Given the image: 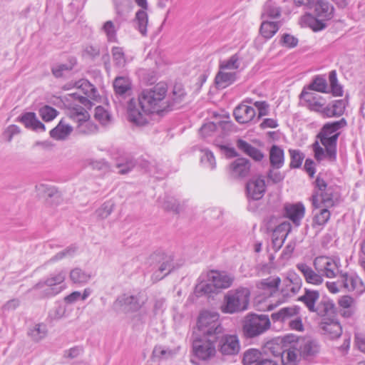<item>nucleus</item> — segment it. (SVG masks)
<instances>
[{"label": "nucleus", "mask_w": 365, "mask_h": 365, "mask_svg": "<svg viewBox=\"0 0 365 365\" xmlns=\"http://www.w3.org/2000/svg\"><path fill=\"white\" fill-rule=\"evenodd\" d=\"M167 91V85L159 83L144 89L138 99L130 98L127 108L129 121L138 126L145 125L150 113H160L170 107L165 101Z\"/></svg>", "instance_id": "nucleus-1"}, {"label": "nucleus", "mask_w": 365, "mask_h": 365, "mask_svg": "<svg viewBox=\"0 0 365 365\" xmlns=\"http://www.w3.org/2000/svg\"><path fill=\"white\" fill-rule=\"evenodd\" d=\"M347 126V121L342 118L339 120L325 123L317 135L323 148L317 141L313 144L314 157L318 161L328 159L334 161L336 157V143L340 130Z\"/></svg>", "instance_id": "nucleus-2"}, {"label": "nucleus", "mask_w": 365, "mask_h": 365, "mask_svg": "<svg viewBox=\"0 0 365 365\" xmlns=\"http://www.w3.org/2000/svg\"><path fill=\"white\" fill-rule=\"evenodd\" d=\"M298 301L302 302L309 312L315 313L320 317L336 313L334 302L327 297H320V294L317 290L305 288L303 295L298 298Z\"/></svg>", "instance_id": "nucleus-3"}, {"label": "nucleus", "mask_w": 365, "mask_h": 365, "mask_svg": "<svg viewBox=\"0 0 365 365\" xmlns=\"http://www.w3.org/2000/svg\"><path fill=\"white\" fill-rule=\"evenodd\" d=\"M340 193L339 189L334 185H328L321 178L317 177L315 180V190L312 195V204L315 207H319V203L326 207H331L340 202Z\"/></svg>", "instance_id": "nucleus-4"}, {"label": "nucleus", "mask_w": 365, "mask_h": 365, "mask_svg": "<svg viewBox=\"0 0 365 365\" xmlns=\"http://www.w3.org/2000/svg\"><path fill=\"white\" fill-rule=\"evenodd\" d=\"M250 292L247 288H239L229 291L224 297L220 307L225 314H235L243 312L248 307Z\"/></svg>", "instance_id": "nucleus-5"}, {"label": "nucleus", "mask_w": 365, "mask_h": 365, "mask_svg": "<svg viewBox=\"0 0 365 365\" xmlns=\"http://www.w3.org/2000/svg\"><path fill=\"white\" fill-rule=\"evenodd\" d=\"M197 325L202 336L219 339L220 335L225 332V329L220 321V315L215 312H201Z\"/></svg>", "instance_id": "nucleus-6"}, {"label": "nucleus", "mask_w": 365, "mask_h": 365, "mask_svg": "<svg viewBox=\"0 0 365 365\" xmlns=\"http://www.w3.org/2000/svg\"><path fill=\"white\" fill-rule=\"evenodd\" d=\"M270 324L267 315L248 314L243 321V332L247 338H254L268 330Z\"/></svg>", "instance_id": "nucleus-7"}, {"label": "nucleus", "mask_w": 365, "mask_h": 365, "mask_svg": "<svg viewBox=\"0 0 365 365\" xmlns=\"http://www.w3.org/2000/svg\"><path fill=\"white\" fill-rule=\"evenodd\" d=\"M334 9L326 0H317L314 4L315 17H312L309 26L314 31L323 30L327 27V21L334 16Z\"/></svg>", "instance_id": "nucleus-8"}, {"label": "nucleus", "mask_w": 365, "mask_h": 365, "mask_svg": "<svg viewBox=\"0 0 365 365\" xmlns=\"http://www.w3.org/2000/svg\"><path fill=\"white\" fill-rule=\"evenodd\" d=\"M217 339L202 336L192 341L193 355L201 361H208L215 357L217 353Z\"/></svg>", "instance_id": "nucleus-9"}, {"label": "nucleus", "mask_w": 365, "mask_h": 365, "mask_svg": "<svg viewBox=\"0 0 365 365\" xmlns=\"http://www.w3.org/2000/svg\"><path fill=\"white\" fill-rule=\"evenodd\" d=\"M66 273L64 270L51 274L46 279L36 283L31 290H38L43 289V294L45 297L54 296L63 289V287H58L62 284L66 279Z\"/></svg>", "instance_id": "nucleus-10"}, {"label": "nucleus", "mask_w": 365, "mask_h": 365, "mask_svg": "<svg viewBox=\"0 0 365 365\" xmlns=\"http://www.w3.org/2000/svg\"><path fill=\"white\" fill-rule=\"evenodd\" d=\"M314 269L321 273L322 277H336L339 273V261L332 258L320 256L314 259L313 262Z\"/></svg>", "instance_id": "nucleus-11"}, {"label": "nucleus", "mask_w": 365, "mask_h": 365, "mask_svg": "<svg viewBox=\"0 0 365 365\" xmlns=\"http://www.w3.org/2000/svg\"><path fill=\"white\" fill-rule=\"evenodd\" d=\"M285 342L294 343L297 351L304 359H309L319 352V345L316 341L310 339H297L294 336H286Z\"/></svg>", "instance_id": "nucleus-12"}, {"label": "nucleus", "mask_w": 365, "mask_h": 365, "mask_svg": "<svg viewBox=\"0 0 365 365\" xmlns=\"http://www.w3.org/2000/svg\"><path fill=\"white\" fill-rule=\"evenodd\" d=\"M302 280L301 277L294 271L287 272L286 277L283 280V287L281 294L284 298L283 302L295 296L301 289Z\"/></svg>", "instance_id": "nucleus-13"}, {"label": "nucleus", "mask_w": 365, "mask_h": 365, "mask_svg": "<svg viewBox=\"0 0 365 365\" xmlns=\"http://www.w3.org/2000/svg\"><path fill=\"white\" fill-rule=\"evenodd\" d=\"M217 349L222 355L233 356L239 353L240 341L235 334H226L225 332L217 339Z\"/></svg>", "instance_id": "nucleus-14"}, {"label": "nucleus", "mask_w": 365, "mask_h": 365, "mask_svg": "<svg viewBox=\"0 0 365 365\" xmlns=\"http://www.w3.org/2000/svg\"><path fill=\"white\" fill-rule=\"evenodd\" d=\"M144 303L145 299L140 294H123L118 297L114 302V306L125 312H136L142 307Z\"/></svg>", "instance_id": "nucleus-15"}, {"label": "nucleus", "mask_w": 365, "mask_h": 365, "mask_svg": "<svg viewBox=\"0 0 365 365\" xmlns=\"http://www.w3.org/2000/svg\"><path fill=\"white\" fill-rule=\"evenodd\" d=\"M246 190L249 198L254 200H260L266 191L264 177L257 175L252 178L247 183Z\"/></svg>", "instance_id": "nucleus-16"}, {"label": "nucleus", "mask_w": 365, "mask_h": 365, "mask_svg": "<svg viewBox=\"0 0 365 365\" xmlns=\"http://www.w3.org/2000/svg\"><path fill=\"white\" fill-rule=\"evenodd\" d=\"M300 98L305 102V106L310 110L319 113L322 115L324 106L326 104L325 99L320 95L307 91L305 88L300 94Z\"/></svg>", "instance_id": "nucleus-17"}, {"label": "nucleus", "mask_w": 365, "mask_h": 365, "mask_svg": "<svg viewBox=\"0 0 365 365\" xmlns=\"http://www.w3.org/2000/svg\"><path fill=\"white\" fill-rule=\"evenodd\" d=\"M321 317L322 320L319 326L325 334L329 335L332 339L341 336L342 329L339 322L335 319V313L331 316Z\"/></svg>", "instance_id": "nucleus-18"}, {"label": "nucleus", "mask_w": 365, "mask_h": 365, "mask_svg": "<svg viewBox=\"0 0 365 365\" xmlns=\"http://www.w3.org/2000/svg\"><path fill=\"white\" fill-rule=\"evenodd\" d=\"M297 269L301 272L307 283L313 285H320L323 283L324 279L318 271L313 269L309 265L304 262H299L296 264Z\"/></svg>", "instance_id": "nucleus-19"}, {"label": "nucleus", "mask_w": 365, "mask_h": 365, "mask_svg": "<svg viewBox=\"0 0 365 365\" xmlns=\"http://www.w3.org/2000/svg\"><path fill=\"white\" fill-rule=\"evenodd\" d=\"M113 88L116 98L125 99L132 93V83L126 76H118L113 81Z\"/></svg>", "instance_id": "nucleus-20"}, {"label": "nucleus", "mask_w": 365, "mask_h": 365, "mask_svg": "<svg viewBox=\"0 0 365 365\" xmlns=\"http://www.w3.org/2000/svg\"><path fill=\"white\" fill-rule=\"evenodd\" d=\"M207 278L209 282L214 284L216 289L228 288L234 281V277L230 274L213 270L207 274Z\"/></svg>", "instance_id": "nucleus-21"}, {"label": "nucleus", "mask_w": 365, "mask_h": 365, "mask_svg": "<svg viewBox=\"0 0 365 365\" xmlns=\"http://www.w3.org/2000/svg\"><path fill=\"white\" fill-rule=\"evenodd\" d=\"M347 101L344 99L336 100L324 106L322 116L324 118H337L345 111Z\"/></svg>", "instance_id": "nucleus-22"}, {"label": "nucleus", "mask_w": 365, "mask_h": 365, "mask_svg": "<svg viewBox=\"0 0 365 365\" xmlns=\"http://www.w3.org/2000/svg\"><path fill=\"white\" fill-rule=\"evenodd\" d=\"M284 215L288 217L292 222L299 226L301 220L304 215L305 208L303 204H286L284 207Z\"/></svg>", "instance_id": "nucleus-23"}, {"label": "nucleus", "mask_w": 365, "mask_h": 365, "mask_svg": "<svg viewBox=\"0 0 365 365\" xmlns=\"http://www.w3.org/2000/svg\"><path fill=\"white\" fill-rule=\"evenodd\" d=\"M341 284L348 291H356L362 293L365 291V286L361 279L354 274H344L341 275Z\"/></svg>", "instance_id": "nucleus-24"}, {"label": "nucleus", "mask_w": 365, "mask_h": 365, "mask_svg": "<svg viewBox=\"0 0 365 365\" xmlns=\"http://www.w3.org/2000/svg\"><path fill=\"white\" fill-rule=\"evenodd\" d=\"M236 120L239 123H247L250 122L255 118L256 111L254 108L240 104L235 108L233 113Z\"/></svg>", "instance_id": "nucleus-25"}, {"label": "nucleus", "mask_w": 365, "mask_h": 365, "mask_svg": "<svg viewBox=\"0 0 365 365\" xmlns=\"http://www.w3.org/2000/svg\"><path fill=\"white\" fill-rule=\"evenodd\" d=\"M282 24V21L264 19L259 27V34L264 38L269 39L275 35Z\"/></svg>", "instance_id": "nucleus-26"}, {"label": "nucleus", "mask_w": 365, "mask_h": 365, "mask_svg": "<svg viewBox=\"0 0 365 365\" xmlns=\"http://www.w3.org/2000/svg\"><path fill=\"white\" fill-rule=\"evenodd\" d=\"M230 170L234 178L246 177L250 170V163L246 158H237L230 165Z\"/></svg>", "instance_id": "nucleus-27"}, {"label": "nucleus", "mask_w": 365, "mask_h": 365, "mask_svg": "<svg viewBox=\"0 0 365 365\" xmlns=\"http://www.w3.org/2000/svg\"><path fill=\"white\" fill-rule=\"evenodd\" d=\"M237 78L236 71H227L221 70L217 72L215 78V83L218 88H225L232 84Z\"/></svg>", "instance_id": "nucleus-28"}, {"label": "nucleus", "mask_w": 365, "mask_h": 365, "mask_svg": "<svg viewBox=\"0 0 365 365\" xmlns=\"http://www.w3.org/2000/svg\"><path fill=\"white\" fill-rule=\"evenodd\" d=\"M76 115L79 122L78 131L80 133L88 134L96 129V126L88 120L89 115L85 109L81 108L79 111L76 110Z\"/></svg>", "instance_id": "nucleus-29"}, {"label": "nucleus", "mask_w": 365, "mask_h": 365, "mask_svg": "<svg viewBox=\"0 0 365 365\" xmlns=\"http://www.w3.org/2000/svg\"><path fill=\"white\" fill-rule=\"evenodd\" d=\"M269 163L273 169L281 168L284 163V153L283 149L277 145H273L269 150Z\"/></svg>", "instance_id": "nucleus-30"}, {"label": "nucleus", "mask_w": 365, "mask_h": 365, "mask_svg": "<svg viewBox=\"0 0 365 365\" xmlns=\"http://www.w3.org/2000/svg\"><path fill=\"white\" fill-rule=\"evenodd\" d=\"M298 313L299 308H297L296 306L284 307L279 309L278 312L272 313L271 318L274 322H289L292 317H297Z\"/></svg>", "instance_id": "nucleus-31"}, {"label": "nucleus", "mask_w": 365, "mask_h": 365, "mask_svg": "<svg viewBox=\"0 0 365 365\" xmlns=\"http://www.w3.org/2000/svg\"><path fill=\"white\" fill-rule=\"evenodd\" d=\"M173 261V257L170 255H165L162 257L161 264L159 265L158 269L153 273V278L155 280L158 281L162 279L172 271L174 268Z\"/></svg>", "instance_id": "nucleus-32"}, {"label": "nucleus", "mask_w": 365, "mask_h": 365, "mask_svg": "<svg viewBox=\"0 0 365 365\" xmlns=\"http://www.w3.org/2000/svg\"><path fill=\"white\" fill-rule=\"evenodd\" d=\"M280 359L282 365L298 364L299 360V352L294 343L289 347L283 349Z\"/></svg>", "instance_id": "nucleus-33"}, {"label": "nucleus", "mask_w": 365, "mask_h": 365, "mask_svg": "<svg viewBox=\"0 0 365 365\" xmlns=\"http://www.w3.org/2000/svg\"><path fill=\"white\" fill-rule=\"evenodd\" d=\"M73 128L62 119L58 124L50 131L51 138L56 140H65L72 132Z\"/></svg>", "instance_id": "nucleus-34"}, {"label": "nucleus", "mask_w": 365, "mask_h": 365, "mask_svg": "<svg viewBox=\"0 0 365 365\" xmlns=\"http://www.w3.org/2000/svg\"><path fill=\"white\" fill-rule=\"evenodd\" d=\"M237 147L256 161H260L264 157V154L259 149L242 139L237 140Z\"/></svg>", "instance_id": "nucleus-35"}, {"label": "nucleus", "mask_w": 365, "mask_h": 365, "mask_svg": "<svg viewBox=\"0 0 365 365\" xmlns=\"http://www.w3.org/2000/svg\"><path fill=\"white\" fill-rule=\"evenodd\" d=\"M148 9H140L135 14L133 20L135 29L143 35H147V27L148 25V15L147 13Z\"/></svg>", "instance_id": "nucleus-36"}, {"label": "nucleus", "mask_w": 365, "mask_h": 365, "mask_svg": "<svg viewBox=\"0 0 365 365\" xmlns=\"http://www.w3.org/2000/svg\"><path fill=\"white\" fill-rule=\"evenodd\" d=\"M20 121L28 128L34 130H45V125L38 120L36 114L33 112H28L22 115Z\"/></svg>", "instance_id": "nucleus-37"}, {"label": "nucleus", "mask_w": 365, "mask_h": 365, "mask_svg": "<svg viewBox=\"0 0 365 365\" xmlns=\"http://www.w3.org/2000/svg\"><path fill=\"white\" fill-rule=\"evenodd\" d=\"M176 353L177 351L175 350H173L160 345H157L153 350L151 359L153 361L168 359L173 357Z\"/></svg>", "instance_id": "nucleus-38"}, {"label": "nucleus", "mask_w": 365, "mask_h": 365, "mask_svg": "<svg viewBox=\"0 0 365 365\" xmlns=\"http://www.w3.org/2000/svg\"><path fill=\"white\" fill-rule=\"evenodd\" d=\"M280 282L281 279L279 277H269L257 282V287L258 289L267 291L270 292V294H272L277 290Z\"/></svg>", "instance_id": "nucleus-39"}, {"label": "nucleus", "mask_w": 365, "mask_h": 365, "mask_svg": "<svg viewBox=\"0 0 365 365\" xmlns=\"http://www.w3.org/2000/svg\"><path fill=\"white\" fill-rule=\"evenodd\" d=\"M263 359L262 353L256 349H250L243 354L242 363L244 365H258Z\"/></svg>", "instance_id": "nucleus-40"}, {"label": "nucleus", "mask_w": 365, "mask_h": 365, "mask_svg": "<svg viewBox=\"0 0 365 365\" xmlns=\"http://www.w3.org/2000/svg\"><path fill=\"white\" fill-rule=\"evenodd\" d=\"M28 334L35 341H39L47 334L46 325L43 323L35 324L30 327Z\"/></svg>", "instance_id": "nucleus-41"}, {"label": "nucleus", "mask_w": 365, "mask_h": 365, "mask_svg": "<svg viewBox=\"0 0 365 365\" xmlns=\"http://www.w3.org/2000/svg\"><path fill=\"white\" fill-rule=\"evenodd\" d=\"M241 58L237 53L231 56L228 59L220 61L219 68L225 71L237 70L240 66Z\"/></svg>", "instance_id": "nucleus-42"}, {"label": "nucleus", "mask_w": 365, "mask_h": 365, "mask_svg": "<svg viewBox=\"0 0 365 365\" xmlns=\"http://www.w3.org/2000/svg\"><path fill=\"white\" fill-rule=\"evenodd\" d=\"M281 16V9L279 7L272 5L270 1L265 4L263 12L262 14V19H269L273 21Z\"/></svg>", "instance_id": "nucleus-43"}, {"label": "nucleus", "mask_w": 365, "mask_h": 365, "mask_svg": "<svg viewBox=\"0 0 365 365\" xmlns=\"http://www.w3.org/2000/svg\"><path fill=\"white\" fill-rule=\"evenodd\" d=\"M70 279L75 284H85L91 279V274L81 268H74L70 272Z\"/></svg>", "instance_id": "nucleus-44"}, {"label": "nucleus", "mask_w": 365, "mask_h": 365, "mask_svg": "<svg viewBox=\"0 0 365 365\" xmlns=\"http://www.w3.org/2000/svg\"><path fill=\"white\" fill-rule=\"evenodd\" d=\"M111 53L115 66L118 68H123L127 63L123 48L115 46L112 48Z\"/></svg>", "instance_id": "nucleus-45"}, {"label": "nucleus", "mask_w": 365, "mask_h": 365, "mask_svg": "<svg viewBox=\"0 0 365 365\" xmlns=\"http://www.w3.org/2000/svg\"><path fill=\"white\" fill-rule=\"evenodd\" d=\"M38 190L44 195L47 200L51 199V201L58 202L61 199V193L55 187L40 185Z\"/></svg>", "instance_id": "nucleus-46"}, {"label": "nucleus", "mask_w": 365, "mask_h": 365, "mask_svg": "<svg viewBox=\"0 0 365 365\" xmlns=\"http://www.w3.org/2000/svg\"><path fill=\"white\" fill-rule=\"evenodd\" d=\"M115 204L112 201H107L104 202L98 209L96 210V213L97 217L103 220L107 218L113 212Z\"/></svg>", "instance_id": "nucleus-47"}, {"label": "nucleus", "mask_w": 365, "mask_h": 365, "mask_svg": "<svg viewBox=\"0 0 365 365\" xmlns=\"http://www.w3.org/2000/svg\"><path fill=\"white\" fill-rule=\"evenodd\" d=\"M327 81L325 78L321 76H317L308 87L309 90L321 93H327Z\"/></svg>", "instance_id": "nucleus-48"}, {"label": "nucleus", "mask_w": 365, "mask_h": 365, "mask_svg": "<svg viewBox=\"0 0 365 365\" xmlns=\"http://www.w3.org/2000/svg\"><path fill=\"white\" fill-rule=\"evenodd\" d=\"M202 155L200 157L201 163L205 166L212 170L215 168V159L212 152L207 149L201 150Z\"/></svg>", "instance_id": "nucleus-49"}, {"label": "nucleus", "mask_w": 365, "mask_h": 365, "mask_svg": "<svg viewBox=\"0 0 365 365\" xmlns=\"http://www.w3.org/2000/svg\"><path fill=\"white\" fill-rule=\"evenodd\" d=\"M215 287L212 282H201L195 287V293L197 295H202L215 292Z\"/></svg>", "instance_id": "nucleus-50"}, {"label": "nucleus", "mask_w": 365, "mask_h": 365, "mask_svg": "<svg viewBox=\"0 0 365 365\" xmlns=\"http://www.w3.org/2000/svg\"><path fill=\"white\" fill-rule=\"evenodd\" d=\"M57 113V110L49 106H45L39 110V114L45 121L52 120L56 117Z\"/></svg>", "instance_id": "nucleus-51"}, {"label": "nucleus", "mask_w": 365, "mask_h": 365, "mask_svg": "<svg viewBox=\"0 0 365 365\" xmlns=\"http://www.w3.org/2000/svg\"><path fill=\"white\" fill-rule=\"evenodd\" d=\"M77 251V247L74 245H71L66 248L65 250L58 252L53 257L50 259V262H56L61 260L67 257H72Z\"/></svg>", "instance_id": "nucleus-52"}, {"label": "nucleus", "mask_w": 365, "mask_h": 365, "mask_svg": "<svg viewBox=\"0 0 365 365\" xmlns=\"http://www.w3.org/2000/svg\"><path fill=\"white\" fill-rule=\"evenodd\" d=\"M137 165L135 160L133 158L127 159L123 163H118L117 168L119 169L118 173L125 175L131 171Z\"/></svg>", "instance_id": "nucleus-53"}, {"label": "nucleus", "mask_w": 365, "mask_h": 365, "mask_svg": "<svg viewBox=\"0 0 365 365\" xmlns=\"http://www.w3.org/2000/svg\"><path fill=\"white\" fill-rule=\"evenodd\" d=\"M289 153L291 156L290 168H299L304 160L303 154L297 150H289Z\"/></svg>", "instance_id": "nucleus-54"}, {"label": "nucleus", "mask_w": 365, "mask_h": 365, "mask_svg": "<svg viewBox=\"0 0 365 365\" xmlns=\"http://www.w3.org/2000/svg\"><path fill=\"white\" fill-rule=\"evenodd\" d=\"M330 218V212L327 208L322 209L319 213L316 214L314 222L318 225H325Z\"/></svg>", "instance_id": "nucleus-55"}, {"label": "nucleus", "mask_w": 365, "mask_h": 365, "mask_svg": "<svg viewBox=\"0 0 365 365\" xmlns=\"http://www.w3.org/2000/svg\"><path fill=\"white\" fill-rule=\"evenodd\" d=\"M116 11L118 14L123 15L128 11L131 6V0H113Z\"/></svg>", "instance_id": "nucleus-56"}, {"label": "nucleus", "mask_w": 365, "mask_h": 365, "mask_svg": "<svg viewBox=\"0 0 365 365\" xmlns=\"http://www.w3.org/2000/svg\"><path fill=\"white\" fill-rule=\"evenodd\" d=\"M110 114L102 106H98L95 109V118L102 124H106L110 121Z\"/></svg>", "instance_id": "nucleus-57"}, {"label": "nucleus", "mask_w": 365, "mask_h": 365, "mask_svg": "<svg viewBox=\"0 0 365 365\" xmlns=\"http://www.w3.org/2000/svg\"><path fill=\"white\" fill-rule=\"evenodd\" d=\"M185 96V92L181 86H175L173 91V105L181 103Z\"/></svg>", "instance_id": "nucleus-58"}, {"label": "nucleus", "mask_w": 365, "mask_h": 365, "mask_svg": "<svg viewBox=\"0 0 365 365\" xmlns=\"http://www.w3.org/2000/svg\"><path fill=\"white\" fill-rule=\"evenodd\" d=\"M165 309V299L156 297L153 301V312L154 315L162 314Z\"/></svg>", "instance_id": "nucleus-59"}, {"label": "nucleus", "mask_w": 365, "mask_h": 365, "mask_svg": "<svg viewBox=\"0 0 365 365\" xmlns=\"http://www.w3.org/2000/svg\"><path fill=\"white\" fill-rule=\"evenodd\" d=\"M103 29L104 32L106 33L108 40L109 41H115L116 36H115V30L113 23L111 21H106L103 26Z\"/></svg>", "instance_id": "nucleus-60"}, {"label": "nucleus", "mask_w": 365, "mask_h": 365, "mask_svg": "<svg viewBox=\"0 0 365 365\" xmlns=\"http://www.w3.org/2000/svg\"><path fill=\"white\" fill-rule=\"evenodd\" d=\"M281 43L285 47L294 48L297 46L298 43V39L292 35L285 34L282 36Z\"/></svg>", "instance_id": "nucleus-61"}, {"label": "nucleus", "mask_w": 365, "mask_h": 365, "mask_svg": "<svg viewBox=\"0 0 365 365\" xmlns=\"http://www.w3.org/2000/svg\"><path fill=\"white\" fill-rule=\"evenodd\" d=\"M20 133V128L16 125H10L3 133L4 138L11 142L13 137Z\"/></svg>", "instance_id": "nucleus-62"}, {"label": "nucleus", "mask_w": 365, "mask_h": 365, "mask_svg": "<svg viewBox=\"0 0 365 365\" xmlns=\"http://www.w3.org/2000/svg\"><path fill=\"white\" fill-rule=\"evenodd\" d=\"M272 168L269 169L267 172V177L271 180L273 183H278L282 181L284 178V175L279 171L274 170Z\"/></svg>", "instance_id": "nucleus-63"}, {"label": "nucleus", "mask_w": 365, "mask_h": 365, "mask_svg": "<svg viewBox=\"0 0 365 365\" xmlns=\"http://www.w3.org/2000/svg\"><path fill=\"white\" fill-rule=\"evenodd\" d=\"M253 104L259 111L258 119L262 116L268 115L269 104L266 101H255Z\"/></svg>", "instance_id": "nucleus-64"}]
</instances>
